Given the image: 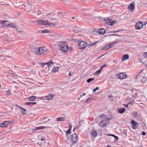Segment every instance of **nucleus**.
<instances>
[{"label":"nucleus","mask_w":147,"mask_h":147,"mask_svg":"<svg viewBox=\"0 0 147 147\" xmlns=\"http://www.w3.org/2000/svg\"><path fill=\"white\" fill-rule=\"evenodd\" d=\"M97 42H94L93 43L88 45L86 42L82 41L78 43V46L79 49H85L87 46H92L97 43Z\"/></svg>","instance_id":"f257e3e1"},{"label":"nucleus","mask_w":147,"mask_h":147,"mask_svg":"<svg viewBox=\"0 0 147 147\" xmlns=\"http://www.w3.org/2000/svg\"><path fill=\"white\" fill-rule=\"evenodd\" d=\"M78 140V137L76 134H74L71 136L70 138L67 139V143L71 146L73 145Z\"/></svg>","instance_id":"f03ea898"},{"label":"nucleus","mask_w":147,"mask_h":147,"mask_svg":"<svg viewBox=\"0 0 147 147\" xmlns=\"http://www.w3.org/2000/svg\"><path fill=\"white\" fill-rule=\"evenodd\" d=\"M59 49L63 52H66L68 49V45L65 42H60L59 45Z\"/></svg>","instance_id":"7ed1b4c3"},{"label":"nucleus","mask_w":147,"mask_h":147,"mask_svg":"<svg viewBox=\"0 0 147 147\" xmlns=\"http://www.w3.org/2000/svg\"><path fill=\"white\" fill-rule=\"evenodd\" d=\"M36 22L39 25H47L48 26H55V23L49 22L47 20H40L36 21Z\"/></svg>","instance_id":"20e7f679"},{"label":"nucleus","mask_w":147,"mask_h":147,"mask_svg":"<svg viewBox=\"0 0 147 147\" xmlns=\"http://www.w3.org/2000/svg\"><path fill=\"white\" fill-rule=\"evenodd\" d=\"M47 49L45 47H40L35 48L34 50V53L36 54H41L46 52Z\"/></svg>","instance_id":"39448f33"},{"label":"nucleus","mask_w":147,"mask_h":147,"mask_svg":"<svg viewBox=\"0 0 147 147\" xmlns=\"http://www.w3.org/2000/svg\"><path fill=\"white\" fill-rule=\"evenodd\" d=\"M146 78L143 74H139L137 76L136 81L139 84H143L146 82Z\"/></svg>","instance_id":"423d86ee"},{"label":"nucleus","mask_w":147,"mask_h":147,"mask_svg":"<svg viewBox=\"0 0 147 147\" xmlns=\"http://www.w3.org/2000/svg\"><path fill=\"white\" fill-rule=\"evenodd\" d=\"M6 27L8 28L9 27L10 28H13L17 30V31L19 32H23V30H20V29L19 28L18 26L16 25L15 24L12 23V24H6L5 26Z\"/></svg>","instance_id":"0eeeda50"},{"label":"nucleus","mask_w":147,"mask_h":147,"mask_svg":"<svg viewBox=\"0 0 147 147\" xmlns=\"http://www.w3.org/2000/svg\"><path fill=\"white\" fill-rule=\"evenodd\" d=\"M106 23L112 26L116 24L117 22L116 20H112L110 19H107L105 20Z\"/></svg>","instance_id":"6e6552de"},{"label":"nucleus","mask_w":147,"mask_h":147,"mask_svg":"<svg viewBox=\"0 0 147 147\" xmlns=\"http://www.w3.org/2000/svg\"><path fill=\"white\" fill-rule=\"evenodd\" d=\"M10 123L9 121H5L0 124V127H8Z\"/></svg>","instance_id":"1a4fd4ad"},{"label":"nucleus","mask_w":147,"mask_h":147,"mask_svg":"<svg viewBox=\"0 0 147 147\" xmlns=\"http://www.w3.org/2000/svg\"><path fill=\"white\" fill-rule=\"evenodd\" d=\"M143 26V24L142 22H139L137 23L135 25L136 28L137 30L141 29Z\"/></svg>","instance_id":"9d476101"},{"label":"nucleus","mask_w":147,"mask_h":147,"mask_svg":"<svg viewBox=\"0 0 147 147\" xmlns=\"http://www.w3.org/2000/svg\"><path fill=\"white\" fill-rule=\"evenodd\" d=\"M117 77L119 79H123L126 78L127 76L125 73H122L119 74L117 75Z\"/></svg>","instance_id":"9b49d317"},{"label":"nucleus","mask_w":147,"mask_h":147,"mask_svg":"<svg viewBox=\"0 0 147 147\" xmlns=\"http://www.w3.org/2000/svg\"><path fill=\"white\" fill-rule=\"evenodd\" d=\"M128 8L130 11H132L135 8V3L133 2L129 4L128 5Z\"/></svg>","instance_id":"f8f14e48"},{"label":"nucleus","mask_w":147,"mask_h":147,"mask_svg":"<svg viewBox=\"0 0 147 147\" xmlns=\"http://www.w3.org/2000/svg\"><path fill=\"white\" fill-rule=\"evenodd\" d=\"M131 123L132 125L133 128L134 129H136L138 126V123L134 120H132Z\"/></svg>","instance_id":"ddd939ff"},{"label":"nucleus","mask_w":147,"mask_h":147,"mask_svg":"<svg viewBox=\"0 0 147 147\" xmlns=\"http://www.w3.org/2000/svg\"><path fill=\"white\" fill-rule=\"evenodd\" d=\"M54 64H55L54 62L52 61L47 63H42V66H41V67H43V66L45 65H47L49 68L51 66L53 65Z\"/></svg>","instance_id":"4468645a"},{"label":"nucleus","mask_w":147,"mask_h":147,"mask_svg":"<svg viewBox=\"0 0 147 147\" xmlns=\"http://www.w3.org/2000/svg\"><path fill=\"white\" fill-rule=\"evenodd\" d=\"M133 94L132 96V97L133 99H134L136 98V96L137 94V91L136 90H131Z\"/></svg>","instance_id":"2eb2a0df"},{"label":"nucleus","mask_w":147,"mask_h":147,"mask_svg":"<svg viewBox=\"0 0 147 147\" xmlns=\"http://www.w3.org/2000/svg\"><path fill=\"white\" fill-rule=\"evenodd\" d=\"M129 56L128 55L125 54L122 57L121 60L122 61H124L128 59Z\"/></svg>","instance_id":"dca6fc26"},{"label":"nucleus","mask_w":147,"mask_h":147,"mask_svg":"<svg viewBox=\"0 0 147 147\" xmlns=\"http://www.w3.org/2000/svg\"><path fill=\"white\" fill-rule=\"evenodd\" d=\"M56 120L57 122L64 121L65 120V118L64 117L58 118Z\"/></svg>","instance_id":"f3484780"},{"label":"nucleus","mask_w":147,"mask_h":147,"mask_svg":"<svg viewBox=\"0 0 147 147\" xmlns=\"http://www.w3.org/2000/svg\"><path fill=\"white\" fill-rule=\"evenodd\" d=\"M105 33V29L103 28H101L98 30V33L101 35H103Z\"/></svg>","instance_id":"a211bd4d"},{"label":"nucleus","mask_w":147,"mask_h":147,"mask_svg":"<svg viewBox=\"0 0 147 147\" xmlns=\"http://www.w3.org/2000/svg\"><path fill=\"white\" fill-rule=\"evenodd\" d=\"M118 112L120 113H123L125 111V109L124 108H120L118 110Z\"/></svg>","instance_id":"6ab92c4d"},{"label":"nucleus","mask_w":147,"mask_h":147,"mask_svg":"<svg viewBox=\"0 0 147 147\" xmlns=\"http://www.w3.org/2000/svg\"><path fill=\"white\" fill-rule=\"evenodd\" d=\"M51 31L48 29H45L42 30H40L39 32L40 33H50Z\"/></svg>","instance_id":"aec40b11"},{"label":"nucleus","mask_w":147,"mask_h":147,"mask_svg":"<svg viewBox=\"0 0 147 147\" xmlns=\"http://www.w3.org/2000/svg\"><path fill=\"white\" fill-rule=\"evenodd\" d=\"M100 125L101 127H105L106 125V121L105 120L101 121L100 123Z\"/></svg>","instance_id":"412c9836"},{"label":"nucleus","mask_w":147,"mask_h":147,"mask_svg":"<svg viewBox=\"0 0 147 147\" xmlns=\"http://www.w3.org/2000/svg\"><path fill=\"white\" fill-rule=\"evenodd\" d=\"M54 96L53 94H49L47 96L46 98L48 100H51L53 98Z\"/></svg>","instance_id":"4be33fe9"},{"label":"nucleus","mask_w":147,"mask_h":147,"mask_svg":"<svg viewBox=\"0 0 147 147\" xmlns=\"http://www.w3.org/2000/svg\"><path fill=\"white\" fill-rule=\"evenodd\" d=\"M133 116L137 117L140 116V114L136 111H134L132 114Z\"/></svg>","instance_id":"5701e85b"},{"label":"nucleus","mask_w":147,"mask_h":147,"mask_svg":"<svg viewBox=\"0 0 147 147\" xmlns=\"http://www.w3.org/2000/svg\"><path fill=\"white\" fill-rule=\"evenodd\" d=\"M36 99V97L35 96H32L31 97H29L28 98V99L31 101H34Z\"/></svg>","instance_id":"b1692460"},{"label":"nucleus","mask_w":147,"mask_h":147,"mask_svg":"<svg viewBox=\"0 0 147 147\" xmlns=\"http://www.w3.org/2000/svg\"><path fill=\"white\" fill-rule=\"evenodd\" d=\"M45 128V127H44V126H39V127H35L34 128V129H33L34 130H36L38 129H43L44 128Z\"/></svg>","instance_id":"393cba45"},{"label":"nucleus","mask_w":147,"mask_h":147,"mask_svg":"<svg viewBox=\"0 0 147 147\" xmlns=\"http://www.w3.org/2000/svg\"><path fill=\"white\" fill-rule=\"evenodd\" d=\"M91 134L92 136L94 137L96 136L97 133L95 130H93L91 132Z\"/></svg>","instance_id":"a878e982"},{"label":"nucleus","mask_w":147,"mask_h":147,"mask_svg":"<svg viewBox=\"0 0 147 147\" xmlns=\"http://www.w3.org/2000/svg\"><path fill=\"white\" fill-rule=\"evenodd\" d=\"M134 100L132 99L131 101H130L128 104H127V105H124V106L127 107H128L129 104H133L134 103Z\"/></svg>","instance_id":"bb28decb"},{"label":"nucleus","mask_w":147,"mask_h":147,"mask_svg":"<svg viewBox=\"0 0 147 147\" xmlns=\"http://www.w3.org/2000/svg\"><path fill=\"white\" fill-rule=\"evenodd\" d=\"M44 120H45V121H43V122H47L49 121V119H48L47 117L41 119V121H42Z\"/></svg>","instance_id":"cd10ccee"},{"label":"nucleus","mask_w":147,"mask_h":147,"mask_svg":"<svg viewBox=\"0 0 147 147\" xmlns=\"http://www.w3.org/2000/svg\"><path fill=\"white\" fill-rule=\"evenodd\" d=\"M8 21L7 20L4 21H0V25H3L5 24L6 22H8Z\"/></svg>","instance_id":"c85d7f7f"},{"label":"nucleus","mask_w":147,"mask_h":147,"mask_svg":"<svg viewBox=\"0 0 147 147\" xmlns=\"http://www.w3.org/2000/svg\"><path fill=\"white\" fill-rule=\"evenodd\" d=\"M118 42V41L117 40H116L115 42H114L109 44V45H111V47H114V46H113V45L117 43Z\"/></svg>","instance_id":"c756f323"},{"label":"nucleus","mask_w":147,"mask_h":147,"mask_svg":"<svg viewBox=\"0 0 147 147\" xmlns=\"http://www.w3.org/2000/svg\"><path fill=\"white\" fill-rule=\"evenodd\" d=\"M94 80V78H90L87 80V82L88 83H90L91 81H93Z\"/></svg>","instance_id":"7c9ffc66"},{"label":"nucleus","mask_w":147,"mask_h":147,"mask_svg":"<svg viewBox=\"0 0 147 147\" xmlns=\"http://www.w3.org/2000/svg\"><path fill=\"white\" fill-rule=\"evenodd\" d=\"M59 69V68L57 67H54L52 69V71L55 72L57 71Z\"/></svg>","instance_id":"2f4dec72"},{"label":"nucleus","mask_w":147,"mask_h":147,"mask_svg":"<svg viewBox=\"0 0 147 147\" xmlns=\"http://www.w3.org/2000/svg\"><path fill=\"white\" fill-rule=\"evenodd\" d=\"M91 99L92 98H88L86 100L84 101V102L85 103H88V102L90 101Z\"/></svg>","instance_id":"473e14b6"},{"label":"nucleus","mask_w":147,"mask_h":147,"mask_svg":"<svg viewBox=\"0 0 147 147\" xmlns=\"http://www.w3.org/2000/svg\"><path fill=\"white\" fill-rule=\"evenodd\" d=\"M5 94L7 95H10L11 94V92L9 91H7L5 92Z\"/></svg>","instance_id":"72a5a7b5"},{"label":"nucleus","mask_w":147,"mask_h":147,"mask_svg":"<svg viewBox=\"0 0 147 147\" xmlns=\"http://www.w3.org/2000/svg\"><path fill=\"white\" fill-rule=\"evenodd\" d=\"M71 133V131L70 128L68 129L67 131L66 132V134H70Z\"/></svg>","instance_id":"f704fd0d"},{"label":"nucleus","mask_w":147,"mask_h":147,"mask_svg":"<svg viewBox=\"0 0 147 147\" xmlns=\"http://www.w3.org/2000/svg\"><path fill=\"white\" fill-rule=\"evenodd\" d=\"M99 89V88L98 87H96V88H94L93 89V92H96V90H98Z\"/></svg>","instance_id":"c9c22d12"},{"label":"nucleus","mask_w":147,"mask_h":147,"mask_svg":"<svg viewBox=\"0 0 147 147\" xmlns=\"http://www.w3.org/2000/svg\"><path fill=\"white\" fill-rule=\"evenodd\" d=\"M106 46L107 47V49H110V48H111V45H109V44L107 45H106Z\"/></svg>","instance_id":"e433bc0d"},{"label":"nucleus","mask_w":147,"mask_h":147,"mask_svg":"<svg viewBox=\"0 0 147 147\" xmlns=\"http://www.w3.org/2000/svg\"><path fill=\"white\" fill-rule=\"evenodd\" d=\"M40 140L42 141H45L46 140V138L45 137H43L40 138Z\"/></svg>","instance_id":"4c0bfd02"},{"label":"nucleus","mask_w":147,"mask_h":147,"mask_svg":"<svg viewBox=\"0 0 147 147\" xmlns=\"http://www.w3.org/2000/svg\"><path fill=\"white\" fill-rule=\"evenodd\" d=\"M101 71L100 69L98 70H97L96 71V73L98 74H99L101 73Z\"/></svg>","instance_id":"58836bf2"},{"label":"nucleus","mask_w":147,"mask_h":147,"mask_svg":"<svg viewBox=\"0 0 147 147\" xmlns=\"http://www.w3.org/2000/svg\"><path fill=\"white\" fill-rule=\"evenodd\" d=\"M31 104L30 102H27L25 103L26 105L30 106H31Z\"/></svg>","instance_id":"ea45409f"},{"label":"nucleus","mask_w":147,"mask_h":147,"mask_svg":"<svg viewBox=\"0 0 147 147\" xmlns=\"http://www.w3.org/2000/svg\"><path fill=\"white\" fill-rule=\"evenodd\" d=\"M111 135L113 136L115 138V139L116 140H117L118 139V137L117 136H115V135H113V134Z\"/></svg>","instance_id":"a19ab883"},{"label":"nucleus","mask_w":147,"mask_h":147,"mask_svg":"<svg viewBox=\"0 0 147 147\" xmlns=\"http://www.w3.org/2000/svg\"><path fill=\"white\" fill-rule=\"evenodd\" d=\"M113 63L115 64H117L118 63V61L116 60H114L113 61Z\"/></svg>","instance_id":"79ce46f5"},{"label":"nucleus","mask_w":147,"mask_h":147,"mask_svg":"<svg viewBox=\"0 0 147 147\" xmlns=\"http://www.w3.org/2000/svg\"><path fill=\"white\" fill-rule=\"evenodd\" d=\"M107 49L106 45L105 46H104V47H103L102 48V50H106V49Z\"/></svg>","instance_id":"37998d69"},{"label":"nucleus","mask_w":147,"mask_h":147,"mask_svg":"<svg viewBox=\"0 0 147 147\" xmlns=\"http://www.w3.org/2000/svg\"><path fill=\"white\" fill-rule=\"evenodd\" d=\"M146 133L145 132H144V131H143L142 133V135L145 136L146 135Z\"/></svg>","instance_id":"c03bdc74"},{"label":"nucleus","mask_w":147,"mask_h":147,"mask_svg":"<svg viewBox=\"0 0 147 147\" xmlns=\"http://www.w3.org/2000/svg\"><path fill=\"white\" fill-rule=\"evenodd\" d=\"M21 110L23 111H22L23 113H24V112L26 111V110L23 108V109H22Z\"/></svg>","instance_id":"a18cd8bd"},{"label":"nucleus","mask_w":147,"mask_h":147,"mask_svg":"<svg viewBox=\"0 0 147 147\" xmlns=\"http://www.w3.org/2000/svg\"><path fill=\"white\" fill-rule=\"evenodd\" d=\"M144 56L145 58L147 57V53H144Z\"/></svg>","instance_id":"49530a36"},{"label":"nucleus","mask_w":147,"mask_h":147,"mask_svg":"<svg viewBox=\"0 0 147 147\" xmlns=\"http://www.w3.org/2000/svg\"><path fill=\"white\" fill-rule=\"evenodd\" d=\"M59 0L63 2H65L66 1V0Z\"/></svg>","instance_id":"de8ad7c7"},{"label":"nucleus","mask_w":147,"mask_h":147,"mask_svg":"<svg viewBox=\"0 0 147 147\" xmlns=\"http://www.w3.org/2000/svg\"><path fill=\"white\" fill-rule=\"evenodd\" d=\"M69 76H71L72 74H71V72H70L69 73Z\"/></svg>","instance_id":"09e8293b"},{"label":"nucleus","mask_w":147,"mask_h":147,"mask_svg":"<svg viewBox=\"0 0 147 147\" xmlns=\"http://www.w3.org/2000/svg\"><path fill=\"white\" fill-rule=\"evenodd\" d=\"M20 109H23V108L22 107L20 106H18V107Z\"/></svg>","instance_id":"8fccbe9b"},{"label":"nucleus","mask_w":147,"mask_h":147,"mask_svg":"<svg viewBox=\"0 0 147 147\" xmlns=\"http://www.w3.org/2000/svg\"><path fill=\"white\" fill-rule=\"evenodd\" d=\"M103 67H104L102 66V65L101 67V68L100 69V70H101V71H102V70Z\"/></svg>","instance_id":"3c124183"},{"label":"nucleus","mask_w":147,"mask_h":147,"mask_svg":"<svg viewBox=\"0 0 147 147\" xmlns=\"http://www.w3.org/2000/svg\"><path fill=\"white\" fill-rule=\"evenodd\" d=\"M103 67H104L102 66V65L101 67V68L100 69V70H101V71H102V70Z\"/></svg>","instance_id":"603ef678"},{"label":"nucleus","mask_w":147,"mask_h":147,"mask_svg":"<svg viewBox=\"0 0 147 147\" xmlns=\"http://www.w3.org/2000/svg\"><path fill=\"white\" fill-rule=\"evenodd\" d=\"M103 67H104L102 66V65L101 67V68L100 69V70H101V71H102V70Z\"/></svg>","instance_id":"864d4df0"},{"label":"nucleus","mask_w":147,"mask_h":147,"mask_svg":"<svg viewBox=\"0 0 147 147\" xmlns=\"http://www.w3.org/2000/svg\"><path fill=\"white\" fill-rule=\"evenodd\" d=\"M147 24V22H146L145 23H144V24H143V25L146 26V25Z\"/></svg>","instance_id":"5fc2aeb1"},{"label":"nucleus","mask_w":147,"mask_h":147,"mask_svg":"<svg viewBox=\"0 0 147 147\" xmlns=\"http://www.w3.org/2000/svg\"><path fill=\"white\" fill-rule=\"evenodd\" d=\"M13 75L15 77H16L17 76V75L15 74H13Z\"/></svg>","instance_id":"6e6d98bb"},{"label":"nucleus","mask_w":147,"mask_h":147,"mask_svg":"<svg viewBox=\"0 0 147 147\" xmlns=\"http://www.w3.org/2000/svg\"><path fill=\"white\" fill-rule=\"evenodd\" d=\"M105 55V54H104L102 55L100 57H99L98 58H100L101 57H102V56H103L104 55Z\"/></svg>","instance_id":"4d7b16f0"},{"label":"nucleus","mask_w":147,"mask_h":147,"mask_svg":"<svg viewBox=\"0 0 147 147\" xmlns=\"http://www.w3.org/2000/svg\"><path fill=\"white\" fill-rule=\"evenodd\" d=\"M107 119H109H109H111V118H108V117H107Z\"/></svg>","instance_id":"13d9d810"},{"label":"nucleus","mask_w":147,"mask_h":147,"mask_svg":"<svg viewBox=\"0 0 147 147\" xmlns=\"http://www.w3.org/2000/svg\"><path fill=\"white\" fill-rule=\"evenodd\" d=\"M102 66L103 67H106L107 66V65H103Z\"/></svg>","instance_id":"bf43d9fd"},{"label":"nucleus","mask_w":147,"mask_h":147,"mask_svg":"<svg viewBox=\"0 0 147 147\" xmlns=\"http://www.w3.org/2000/svg\"><path fill=\"white\" fill-rule=\"evenodd\" d=\"M110 35H117L115 34H112Z\"/></svg>","instance_id":"052dcab7"},{"label":"nucleus","mask_w":147,"mask_h":147,"mask_svg":"<svg viewBox=\"0 0 147 147\" xmlns=\"http://www.w3.org/2000/svg\"><path fill=\"white\" fill-rule=\"evenodd\" d=\"M30 103H31V106H32V105H33V102H30Z\"/></svg>","instance_id":"680f3d73"},{"label":"nucleus","mask_w":147,"mask_h":147,"mask_svg":"<svg viewBox=\"0 0 147 147\" xmlns=\"http://www.w3.org/2000/svg\"><path fill=\"white\" fill-rule=\"evenodd\" d=\"M33 102V104H36V102Z\"/></svg>","instance_id":"e2e57ef3"},{"label":"nucleus","mask_w":147,"mask_h":147,"mask_svg":"<svg viewBox=\"0 0 147 147\" xmlns=\"http://www.w3.org/2000/svg\"><path fill=\"white\" fill-rule=\"evenodd\" d=\"M15 106H16V107H18V106H19V105H15Z\"/></svg>","instance_id":"0e129e2a"},{"label":"nucleus","mask_w":147,"mask_h":147,"mask_svg":"<svg viewBox=\"0 0 147 147\" xmlns=\"http://www.w3.org/2000/svg\"><path fill=\"white\" fill-rule=\"evenodd\" d=\"M107 147H111V146L109 145H108Z\"/></svg>","instance_id":"69168bd1"},{"label":"nucleus","mask_w":147,"mask_h":147,"mask_svg":"<svg viewBox=\"0 0 147 147\" xmlns=\"http://www.w3.org/2000/svg\"><path fill=\"white\" fill-rule=\"evenodd\" d=\"M86 94L85 93H84L83 94V95H85Z\"/></svg>","instance_id":"338daca9"},{"label":"nucleus","mask_w":147,"mask_h":147,"mask_svg":"<svg viewBox=\"0 0 147 147\" xmlns=\"http://www.w3.org/2000/svg\"><path fill=\"white\" fill-rule=\"evenodd\" d=\"M69 126H70L69 128H70V129H71V126L70 125Z\"/></svg>","instance_id":"774afa93"}]
</instances>
